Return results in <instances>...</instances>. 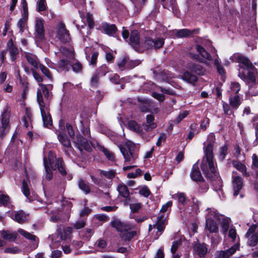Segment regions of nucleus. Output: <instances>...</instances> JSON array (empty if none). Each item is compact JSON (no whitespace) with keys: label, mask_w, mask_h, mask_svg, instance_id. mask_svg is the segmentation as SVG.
Returning <instances> with one entry per match:
<instances>
[{"label":"nucleus","mask_w":258,"mask_h":258,"mask_svg":"<svg viewBox=\"0 0 258 258\" xmlns=\"http://www.w3.org/2000/svg\"><path fill=\"white\" fill-rule=\"evenodd\" d=\"M26 57L27 61L35 69H37L38 68L39 66V62L35 56L27 55Z\"/></svg>","instance_id":"nucleus-42"},{"label":"nucleus","mask_w":258,"mask_h":258,"mask_svg":"<svg viewBox=\"0 0 258 258\" xmlns=\"http://www.w3.org/2000/svg\"><path fill=\"white\" fill-rule=\"evenodd\" d=\"M181 78L184 81L194 84L198 81V77L191 73L186 71L181 76Z\"/></svg>","instance_id":"nucleus-28"},{"label":"nucleus","mask_w":258,"mask_h":258,"mask_svg":"<svg viewBox=\"0 0 258 258\" xmlns=\"http://www.w3.org/2000/svg\"><path fill=\"white\" fill-rule=\"evenodd\" d=\"M85 17L86 21L88 23L89 27L90 29L93 28L94 24L92 15L89 13H87Z\"/></svg>","instance_id":"nucleus-60"},{"label":"nucleus","mask_w":258,"mask_h":258,"mask_svg":"<svg viewBox=\"0 0 258 258\" xmlns=\"http://www.w3.org/2000/svg\"><path fill=\"white\" fill-rule=\"evenodd\" d=\"M228 147L227 145H224L220 148L219 159L223 160L225 159L227 154Z\"/></svg>","instance_id":"nucleus-54"},{"label":"nucleus","mask_w":258,"mask_h":258,"mask_svg":"<svg viewBox=\"0 0 258 258\" xmlns=\"http://www.w3.org/2000/svg\"><path fill=\"white\" fill-rule=\"evenodd\" d=\"M257 83H254L250 82L249 83H246L248 85V90L247 91V95L248 96H256L258 95V90L255 87L256 84H258V77L256 76Z\"/></svg>","instance_id":"nucleus-32"},{"label":"nucleus","mask_w":258,"mask_h":258,"mask_svg":"<svg viewBox=\"0 0 258 258\" xmlns=\"http://www.w3.org/2000/svg\"><path fill=\"white\" fill-rule=\"evenodd\" d=\"M128 62V57H121L117 62V66L120 70H123L125 69H127L126 64Z\"/></svg>","instance_id":"nucleus-45"},{"label":"nucleus","mask_w":258,"mask_h":258,"mask_svg":"<svg viewBox=\"0 0 258 258\" xmlns=\"http://www.w3.org/2000/svg\"><path fill=\"white\" fill-rule=\"evenodd\" d=\"M243 179L239 176L233 175L232 185L233 188V195L237 196L239 194L240 190L243 186Z\"/></svg>","instance_id":"nucleus-15"},{"label":"nucleus","mask_w":258,"mask_h":258,"mask_svg":"<svg viewBox=\"0 0 258 258\" xmlns=\"http://www.w3.org/2000/svg\"><path fill=\"white\" fill-rule=\"evenodd\" d=\"M140 62L139 60H130L128 57V62L126 64L127 68V69H133L139 65Z\"/></svg>","instance_id":"nucleus-58"},{"label":"nucleus","mask_w":258,"mask_h":258,"mask_svg":"<svg viewBox=\"0 0 258 258\" xmlns=\"http://www.w3.org/2000/svg\"><path fill=\"white\" fill-rule=\"evenodd\" d=\"M33 77L35 79V80L38 83V84H41V82L43 81V79L41 76L37 73L36 71L33 69H31Z\"/></svg>","instance_id":"nucleus-63"},{"label":"nucleus","mask_w":258,"mask_h":258,"mask_svg":"<svg viewBox=\"0 0 258 258\" xmlns=\"http://www.w3.org/2000/svg\"><path fill=\"white\" fill-rule=\"evenodd\" d=\"M156 123L154 122V117L151 114L147 115L146 116V122L143 124L144 129L147 131H151L156 127Z\"/></svg>","instance_id":"nucleus-20"},{"label":"nucleus","mask_w":258,"mask_h":258,"mask_svg":"<svg viewBox=\"0 0 258 258\" xmlns=\"http://www.w3.org/2000/svg\"><path fill=\"white\" fill-rule=\"evenodd\" d=\"M256 227V225H252L249 227L245 234V236L248 239V245L250 246H254L258 243V233H254Z\"/></svg>","instance_id":"nucleus-11"},{"label":"nucleus","mask_w":258,"mask_h":258,"mask_svg":"<svg viewBox=\"0 0 258 258\" xmlns=\"http://www.w3.org/2000/svg\"><path fill=\"white\" fill-rule=\"evenodd\" d=\"M232 165L237 170L242 173L243 176L248 177L249 174L247 172L246 167L245 165L237 160H233Z\"/></svg>","instance_id":"nucleus-25"},{"label":"nucleus","mask_w":258,"mask_h":258,"mask_svg":"<svg viewBox=\"0 0 258 258\" xmlns=\"http://www.w3.org/2000/svg\"><path fill=\"white\" fill-rule=\"evenodd\" d=\"M128 127L130 130L139 134L142 132L141 127L134 120H131L128 122Z\"/></svg>","instance_id":"nucleus-34"},{"label":"nucleus","mask_w":258,"mask_h":258,"mask_svg":"<svg viewBox=\"0 0 258 258\" xmlns=\"http://www.w3.org/2000/svg\"><path fill=\"white\" fill-rule=\"evenodd\" d=\"M93 234L92 229H87L80 232L81 236H83L86 240H89Z\"/></svg>","instance_id":"nucleus-49"},{"label":"nucleus","mask_w":258,"mask_h":258,"mask_svg":"<svg viewBox=\"0 0 258 258\" xmlns=\"http://www.w3.org/2000/svg\"><path fill=\"white\" fill-rule=\"evenodd\" d=\"M79 188L86 194L89 193L90 191V188L88 183L84 180H81L79 181Z\"/></svg>","instance_id":"nucleus-46"},{"label":"nucleus","mask_w":258,"mask_h":258,"mask_svg":"<svg viewBox=\"0 0 258 258\" xmlns=\"http://www.w3.org/2000/svg\"><path fill=\"white\" fill-rule=\"evenodd\" d=\"M240 85L238 83L232 82L231 84L230 91L233 94H237L240 90Z\"/></svg>","instance_id":"nucleus-57"},{"label":"nucleus","mask_w":258,"mask_h":258,"mask_svg":"<svg viewBox=\"0 0 258 258\" xmlns=\"http://www.w3.org/2000/svg\"><path fill=\"white\" fill-rule=\"evenodd\" d=\"M233 57L239 63L238 76L246 83H257V73L250 60L239 54H234Z\"/></svg>","instance_id":"nucleus-1"},{"label":"nucleus","mask_w":258,"mask_h":258,"mask_svg":"<svg viewBox=\"0 0 258 258\" xmlns=\"http://www.w3.org/2000/svg\"><path fill=\"white\" fill-rule=\"evenodd\" d=\"M22 17H26L28 18V10L27 7V3L26 0H23L22 2Z\"/></svg>","instance_id":"nucleus-56"},{"label":"nucleus","mask_w":258,"mask_h":258,"mask_svg":"<svg viewBox=\"0 0 258 258\" xmlns=\"http://www.w3.org/2000/svg\"><path fill=\"white\" fill-rule=\"evenodd\" d=\"M108 72V68L105 65H103L97 70L96 73H97L99 76H104Z\"/></svg>","instance_id":"nucleus-52"},{"label":"nucleus","mask_w":258,"mask_h":258,"mask_svg":"<svg viewBox=\"0 0 258 258\" xmlns=\"http://www.w3.org/2000/svg\"><path fill=\"white\" fill-rule=\"evenodd\" d=\"M139 194L145 197H148L151 192L147 186H144L139 190Z\"/></svg>","instance_id":"nucleus-64"},{"label":"nucleus","mask_w":258,"mask_h":258,"mask_svg":"<svg viewBox=\"0 0 258 258\" xmlns=\"http://www.w3.org/2000/svg\"><path fill=\"white\" fill-rule=\"evenodd\" d=\"M73 143L80 151L84 149L89 152L91 149L88 141L81 135H78L77 138L73 141Z\"/></svg>","instance_id":"nucleus-12"},{"label":"nucleus","mask_w":258,"mask_h":258,"mask_svg":"<svg viewBox=\"0 0 258 258\" xmlns=\"http://www.w3.org/2000/svg\"><path fill=\"white\" fill-rule=\"evenodd\" d=\"M40 109L44 126L49 128L52 125V120L47 108L45 106H43L40 107Z\"/></svg>","instance_id":"nucleus-14"},{"label":"nucleus","mask_w":258,"mask_h":258,"mask_svg":"<svg viewBox=\"0 0 258 258\" xmlns=\"http://www.w3.org/2000/svg\"><path fill=\"white\" fill-rule=\"evenodd\" d=\"M192 34L191 31L187 29L175 30L173 31L172 35H174L177 38L186 37Z\"/></svg>","instance_id":"nucleus-30"},{"label":"nucleus","mask_w":258,"mask_h":258,"mask_svg":"<svg viewBox=\"0 0 258 258\" xmlns=\"http://www.w3.org/2000/svg\"><path fill=\"white\" fill-rule=\"evenodd\" d=\"M34 38L36 41H41L44 38V20L36 18L34 25Z\"/></svg>","instance_id":"nucleus-9"},{"label":"nucleus","mask_w":258,"mask_h":258,"mask_svg":"<svg viewBox=\"0 0 258 258\" xmlns=\"http://www.w3.org/2000/svg\"><path fill=\"white\" fill-rule=\"evenodd\" d=\"M186 68L198 75H204L206 72L205 68L197 63H188Z\"/></svg>","instance_id":"nucleus-16"},{"label":"nucleus","mask_w":258,"mask_h":258,"mask_svg":"<svg viewBox=\"0 0 258 258\" xmlns=\"http://www.w3.org/2000/svg\"><path fill=\"white\" fill-rule=\"evenodd\" d=\"M15 221L20 224H23L26 222L28 220V214H26L23 211L17 212L13 218Z\"/></svg>","instance_id":"nucleus-23"},{"label":"nucleus","mask_w":258,"mask_h":258,"mask_svg":"<svg viewBox=\"0 0 258 258\" xmlns=\"http://www.w3.org/2000/svg\"><path fill=\"white\" fill-rule=\"evenodd\" d=\"M55 53L60 58L56 64L55 69L58 72H68L70 69L71 61L73 60L75 57L74 49L72 48L61 47L58 51L55 52Z\"/></svg>","instance_id":"nucleus-2"},{"label":"nucleus","mask_w":258,"mask_h":258,"mask_svg":"<svg viewBox=\"0 0 258 258\" xmlns=\"http://www.w3.org/2000/svg\"><path fill=\"white\" fill-rule=\"evenodd\" d=\"M86 57L89 61L90 64L91 65H95L97 62V59L98 55V53L97 52H93L91 56L86 51Z\"/></svg>","instance_id":"nucleus-39"},{"label":"nucleus","mask_w":258,"mask_h":258,"mask_svg":"<svg viewBox=\"0 0 258 258\" xmlns=\"http://www.w3.org/2000/svg\"><path fill=\"white\" fill-rule=\"evenodd\" d=\"M239 244H236L231 248L226 250L221 251L220 252V258H229V257L234 254L235 251L239 249Z\"/></svg>","instance_id":"nucleus-22"},{"label":"nucleus","mask_w":258,"mask_h":258,"mask_svg":"<svg viewBox=\"0 0 258 258\" xmlns=\"http://www.w3.org/2000/svg\"><path fill=\"white\" fill-rule=\"evenodd\" d=\"M111 225L120 233V237L124 241L131 240L137 234V230L131 231L134 228L135 225L130 222H122L119 220H114L111 221Z\"/></svg>","instance_id":"nucleus-4"},{"label":"nucleus","mask_w":258,"mask_h":258,"mask_svg":"<svg viewBox=\"0 0 258 258\" xmlns=\"http://www.w3.org/2000/svg\"><path fill=\"white\" fill-rule=\"evenodd\" d=\"M164 215H161L157 218V221L155 224L153 225L154 228L157 229V231L161 233L165 227L166 224V219L164 218ZM160 234L159 235H160Z\"/></svg>","instance_id":"nucleus-21"},{"label":"nucleus","mask_w":258,"mask_h":258,"mask_svg":"<svg viewBox=\"0 0 258 258\" xmlns=\"http://www.w3.org/2000/svg\"><path fill=\"white\" fill-rule=\"evenodd\" d=\"M206 228L211 233H217L218 232V226L216 223L214 221V219H211V216L209 215L208 217H206Z\"/></svg>","instance_id":"nucleus-19"},{"label":"nucleus","mask_w":258,"mask_h":258,"mask_svg":"<svg viewBox=\"0 0 258 258\" xmlns=\"http://www.w3.org/2000/svg\"><path fill=\"white\" fill-rule=\"evenodd\" d=\"M73 61H71V66L74 72L76 73H79L82 70V65L81 63L77 60L73 59Z\"/></svg>","instance_id":"nucleus-43"},{"label":"nucleus","mask_w":258,"mask_h":258,"mask_svg":"<svg viewBox=\"0 0 258 258\" xmlns=\"http://www.w3.org/2000/svg\"><path fill=\"white\" fill-rule=\"evenodd\" d=\"M10 202V199L8 196L1 195L0 196V204L5 206H8Z\"/></svg>","instance_id":"nucleus-61"},{"label":"nucleus","mask_w":258,"mask_h":258,"mask_svg":"<svg viewBox=\"0 0 258 258\" xmlns=\"http://www.w3.org/2000/svg\"><path fill=\"white\" fill-rule=\"evenodd\" d=\"M195 251L200 257H203L207 253L208 248L204 243L196 244L194 247Z\"/></svg>","instance_id":"nucleus-27"},{"label":"nucleus","mask_w":258,"mask_h":258,"mask_svg":"<svg viewBox=\"0 0 258 258\" xmlns=\"http://www.w3.org/2000/svg\"><path fill=\"white\" fill-rule=\"evenodd\" d=\"M172 198H176L178 202L182 205H184L187 200L185 194L183 192H178L173 195Z\"/></svg>","instance_id":"nucleus-40"},{"label":"nucleus","mask_w":258,"mask_h":258,"mask_svg":"<svg viewBox=\"0 0 258 258\" xmlns=\"http://www.w3.org/2000/svg\"><path fill=\"white\" fill-rule=\"evenodd\" d=\"M28 18L22 17L17 23V27L19 29V32L22 34L24 30L27 28Z\"/></svg>","instance_id":"nucleus-36"},{"label":"nucleus","mask_w":258,"mask_h":258,"mask_svg":"<svg viewBox=\"0 0 258 258\" xmlns=\"http://www.w3.org/2000/svg\"><path fill=\"white\" fill-rule=\"evenodd\" d=\"M164 43V39L162 38H156L153 39H147L145 41V47L147 48L159 49L162 47Z\"/></svg>","instance_id":"nucleus-13"},{"label":"nucleus","mask_w":258,"mask_h":258,"mask_svg":"<svg viewBox=\"0 0 258 258\" xmlns=\"http://www.w3.org/2000/svg\"><path fill=\"white\" fill-rule=\"evenodd\" d=\"M213 144L212 143H209L205 149V157L204 158L208 159V160H213Z\"/></svg>","instance_id":"nucleus-33"},{"label":"nucleus","mask_w":258,"mask_h":258,"mask_svg":"<svg viewBox=\"0 0 258 258\" xmlns=\"http://www.w3.org/2000/svg\"><path fill=\"white\" fill-rule=\"evenodd\" d=\"M66 129L70 138L75 140V132L73 128V126L69 123H66Z\"/></svg>","instance_id":"nucleus-62"},{"label":"nucleus","mask_w":258,"mask_h":258,"mask_svg":"<svg viewBox=\"0 0 258 258\" xmlns=\"http://www.w3.org/2000/svg\"><path fill=\"white\" fill-rule=\"evenodd\" d=\"M230 105L232 107L236 109L240 104V101L238 95L231 97L229 99Z\"/></svg>","instance_id":"nucleus-41"},{"label":"nucleus","mask_w":258,"mask_h":258,"mask_svg":"<svg viewBox=\"0 0 258 258\" xmlns=\"http://www.w3.org/2000/svg\"><path fill=\"white\" fill-rule=\"evenodd\" d=\"M196 49L199 52L200 56H201V58H200L199 55L198 54H195L194 55V57L195 59L199 60L200 62L205 63L207 66L210 67V61L212 60V58L211 54L209 52H208L203 47L201 46V45H196Z\"/></svg>","instance_id":"nucleus-7"},{"label":"nucleus","mask_w":258,"mask_h":258,"mask_svg":"<svg viewBox=\"0 0 258 258\" xmlns=\"http://www.w3.org/2000/svg\"><path fill=\"white\" fill-rule=\"evenodd\" d=\"M39 87L40 88L37 89V99L39 107H41L45 106L43 99V95L45 98L48 99L50 97L49 89H51L52 86L48 85V87H46L45 85L39 84Z\"/></svg>","instance_id":"nucleus-8"},{"label":"nucleus","mask_w":258,"mask_h":258,"mask_svg":"<svg viewBox=\"0 0 258 258\" xmlns=\"http://www.w3.org/2000/svg\"><path fill=\"white\" fill-rule=\"evenodd\" d=\"M198 163V162L194 164L190 174L191 179L196 181H202L203 179L199 170Z\"/></svg>","instance_id":"nucleus-18"},{"label":"nucleus","mask_w":258,"mask_h":258,"mask_svg":"<svg viewBox=\"0 0 258 258\" xmlns=\"http://www.w3.org/2000/svg\"><path fill=\"white\" fill-rule=\"evenodd\" d=\"M124 162L133 164L138 158V148L132 142L128 141L119 147Z\"/></svg>","instance_id":"nucleus-5"},{"label":"nucleus","mask_w":258,"mask_h":258,"mask_svg":"<svg viewBox=\"0 0 258 258\" xmlns=\"http://www.w3.org/2000/svg\"><path fill=\"white\" fill-rule=\"evenodd\" d=\"M130 43L134 46L139 44L140 37L137 31L134 30L132 31L130 38Z\"/></svg>","instance_id":"nucleus-31"},{"label":"nucleus","mask_w":258,"mask_h":258,"mask_svg":"<svg viewBox=\"0 0 258 258\" xmlns=\"http://www.w3.org/2000/svg\"><path fill=\"white\" fill-rule=\"evenodd\" d=\"M103 28L105 32L109 35H113L117 30L115 25L113 24H105L103 25Z\"/></svg>","instance_id":"nucleus-35"},{"label":"nucleus","mask_w":258,"mask_h":258,"mask_svg":"<svg viewBox=\"0 0 258 258\" xmlns=\"http://www.w3.org/2000/svg\"><path fill=\"white\" fill-rule=\"evenodd\" d=\"M117 189L119 195L124 198L126 201H128L130 197V192L126 185L122 183H119L117 186Z\"/></svg>","instance_id":"nucleus-24"},{"label":"nucleus","mask_w":258,"mask_h":258,"mask_svg":"<svg viewBox=\"0 0 258 258\" xmlns=\"http://www.w3.org/2000/svg\"><path fill=\"white\" fill-rule=\"evenodd\" d=\"M100 174L102 175H103L109 179H112L115 177V172L113 171H100Z\"/></svg>","instance_id":"nucleus-59"},{"label":"nucleus","mask_w":258,"mask_h":258,"mask_svg":"<svg viewBox=\"0 0 258 258\" xmlns=\"http://www.w3.org/2000/svg\"><path fill=\"white\" fill-rule=\"evenodd\" d=\"M208 213L206 217H208L209 215L211 216V219H218L220 220L219 218L218 214L216 213V211L214 209H208Z\"/></svg>","instance_id":"nucleus-55"},{"label":"nucleus","mask_w":258,"mask_h":258,"mask_svg":"<svg viewBox=\"0 0 258 258\" xmlns=\"http://www.w3.org/2000/svg\"><path fill=\"white\" fill-rule=\"evenodd\" d=\"M22 191L25 197L28 198L30 196V190L28 183L25 180H23V181Z\"/></svg>","instance_id":"nucleus-53"},{"label":"nucleus","mask_w":258,"mask_h":258,"mask_svg":"<svg viewBox=\"0 0 258 258\" xmlns=\"http://www.w3.org/2000/svg\"><path fill=\"white\" fill-rule=\"evenodd\" d=\"M10 117V111L9 109L7 107L4 110L2 115V125L4 130V132H7L8 131Z\"/></svg>","instance_id":"nucleus-17"},{"label":"nucleus","mask_w":258,"mask_h":258,"mask_svg":"<svg viewBox=\"0 0 258 258\" xmlns=\"http://www.w3.org/2000/svg\"><path fill=\"white\" fill-rule=\"evenodd\" d=\"M8 50L9 51L12 60L14 61L16 59V55L18 53V50L17 48L14 46L11 40L8 43Z\"/></svg>","instance_id":"nucleus-37"},{"label":"nucleus","mask_w":258,"mask_h":258,"mask_svg":"<svg viewBox=\"0 0 258 258\" xmlns=\"http://www.w3.org/2000/svg\"><path fill=\"white\" fill-rule=\"evenodd\" d=\"M38 67H39L41 72L44 74V75H45L50 80H52V77L48 68L41 64H39Z\"/></svg>","instance_id":"nucleus-48"},{"label":"nucleus","mask_w":258,"mask_h":258,"mask_svg":"<svg viewBox=\"0 0 258 258\" xmlns=\"http://www.w3.org/2000/svg\"><path fill=\"white\" fill-rule=\"evenodd\" d=\"M201 169L205 176L209 178H213L214 176L216 175V169L212 159L208 160V159L203 158Z\"/></svg>","instance_id":"nucleus-6"},{"label":"nucleus","mask_w":258,"mask_h":258,"mask_svg":"<svg viewBox=\"0 0 258 258\" xmlns=\"http://www.w3.org/2000/svg\"><path fill=\"white\" fill-rule=\"evenodd\" d=\"M0 236L3 239L9 241H14L17 236L15 232L2 230L0 231Z\"/></svg>","instance_id":"nucleus-26"},{"label":"nucleus","mask_w":258,"mask_h":258,"mask_svg":"<svg viewBox=\"0 0 258 258\" xmlns=\"http://www.w3.org/2000/svg\"><path fill=\"white\" fill-rule=\"evenodd\" d=\"M43 163L46 172L45 178L48 180L51 179L53 176L51 169L56 170L57 169L62 175H66L67 173L63 165L62 159L58 158L56 160L54 154L52 152L49 153L48 160L46 157L44 158Z\"/></svg>","instance_id":"nucleus-3"},{"label":"nucleus","mask_w":258,"mask_h":258,"mask_svg":"<svg viewBox=\"0 0 258 258\" xmlns=\"http://www.w3.org/2000/svg\"><path fill=\"white\" fill-rule=\"evenodd\" d=\"M18 232L27 239L35 241L36 237L35 235L24 230L23 229H19L18 230Z\"/></svg>","instance_id":"nucleus-47"},{"label":"nucleus","mask_w":258,"mask_h":258,"mask_svg":"<svg viewBox=\"0 0 258 258\" xmlns=\"http://www.w3.org/2000/svg\"><path fill=\"white\" fill-rule=\"evenodd\" d=\"M100 149L102 152H103L108 160L110 161H113L114 160L115 157L112 152H110L109 150L103 147H101Z\"/></svg>","instance_id":"nucleus-50"},{"label":"nucleus","mask_w":258,"mask_h":258,"mask_svg":"<svg viewBox=\"0 0 258 258\" xmlns=\"http://www.w3.org/2000/svg\"><path fill=\"white\" fill-rule=\"evenodd\" d=\"M56 37L63 43L69 42L70 40V34L68 31L66 29L65 25L62 23L58 24L56 27Z\"/></svg>","instance_id":"nucleus-10"},{"label":"nucleus","mask_w":258,"mask_h":258,"mask_svg":"<svg viewBox=\"0 0 258 258\" xmlns=\"http://www.w3.org/2000/svg\"><path fill=\"white\" fill-rule=\"evenodd\" d=\"M46 7V4L45 0H38L37 2V9L39 12L45 11Z\"/></svg>","instance_id":"nucleus-51"},{"label":"nucleus","mask_w":258,"mask_h":258,"mask_svg":"<svg viewBox=\"0 0 258 258\" xmlns=\"http://www.w3.org/2000/svg\"><path fill=\"white\" fill-rule=\"evenodd\" d=\"M57 138L60 143L64 147L69 148L71 146V142L67 135L62 132H59L57 134Z\"/></svg>","instance_id":"nucleus-29"},{"label":"nucleus","mask_w":258,"mask_h":258,"mask_svg":"<svg viewBox=\"0 0 258 258\" xmlns=\"http://www.w3.org/2000/svg\"><path fill=\"white\" fill-rule=\"evenodd\" d=\"M230 219L227 218H223L221 222V227L222 233L226 235L229 227Z\"/></svg>","instance_id":"nucleus-38"},{"label":"nucleus","mask_w":258,"mask_h":258,"mask_svg":"<svg viewBox=\"0 0 258 258\" xmlns=\"http://www.w3.org/2000/svg\"><path fill=\"white\" fill-rule=\"evenodd\" d=\"M161 78L164 81L169 82L170 80L174 78V75L169 71H164L160 75Z\"/></svg>","instance_id":"nucleus-44"}]
</instances>
